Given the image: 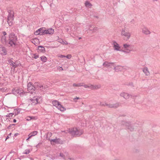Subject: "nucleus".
<instances>
[{"label":"nucleus","instance_id":"obj_1","mask_svg":"<svg viewBox=\"0 0 160 160\" xmlns=\"http://www.w3.org/2000/svg\"><path fill=\"white\" fill-rule=\"evenodd\" d=\"M8 44L9 46L13 47V45H15L16 42L18 40L17 36L15 35L13 32L10 33L8 36Z\"/></svg>","mask_w":160,"mask_h":160},{"label":"nucleus","instance_id":"obj_2","mask_svg":"<svg viewBox=\"0 0 160 160\" xmlns=\"http://www.w3.org/2000/svg\"><path fill=\"white\" fill-rule=\"evenodd\" d=\"M71 133L73 136H79L83 132L82 130H78L77 128H71L69 131Z\"/></svg>","mask_w":160,"mask_h":160},{"label":"nucleus","instance_id":"obj_3","mask_svg":"<svg viewBox=\"0 0 160 160\" xmlns=\"http://www.w3.org/2000/svg\"><path fill=\"white\" fill-rule=\"evenodd\" d=\"M8 15L7 19V21L10 26L12 25V21L14 19V11L12 10L8 11Z\"/></svg>","mask_w":160,"mask_h":160},{"label":"nucleus","instance_id":"obj_4","mask_svg":"<svg viewBox=\"0 0 160 160\" xmlns=\"http://www.w3.org/2000/svg\"><path fill=\"white\" fill-rule=\"evenodd\" d=\"M121 124L122 126L125 127L126 128L130 130V131H134V128L132 126L130 123V122H127L124 121H122L121 122Z\"/></svg>","mask_w":160,"mask_h":160},{"label":"nucleus","instance_id":"obj_5","mask_svg":"<svg viewBox=\"0 0 160 160\" xmlns=\"http://www.w3.org/2000/svg\"><path fill=\"white\" fill-rule=\"evenodd\" d=\"M53 105L55 106L61 111L63 112L66 110V108L61 105L60 103L56 100H54L52 102Z\"/></svg>","mask_w":160,"mask_h":160},{"label":"nucleus","instance_id":"obj_6","mask_svg":"<svg viewBox=\"0 0 160 160\" xmlns=\"http://www.w3.org/2000/svg\"><path fill=\"white\" fill-rule=\"evenodd\" d=\"M121 35L122 36H124L125 37L124 39L126 40H128L130 38L131 34L130 33L127 32L125 31V28L122 29Z\"/></svg>","mask_w":160,"mask_h":160},{"label":"nucleus","instance_id":"obj_7","mask_svg":"<svg viewBox=\"0 0 160 160\" xmlns=\"http://www.w3.org/2000/svg\"><path fill=\"white\" fill-rule=\"evenodd\" d=\"M24 92L22 89L20 88H15L12 90V93L16 95L17 94H23Z\"/></svg>","mask_w":160,"mask_h":160},{"label":"nucleus","instance_id":"obj_8","mask_svg":"<svg viewBox=\"0 0 160 160\" xmlns=\"http://www.w3.org/2000/svg\"><path fill=\"white\" fill-rule=\"evenodd\" d=\"M103 65L105 67L110 68H112V67L114 68V62H108L106 61L103 64Z\"/></svg>","mask_w":160,"mask_h":160},{"label":"nucleus","instance_id":"obj_9","mask_svg":"<svg viewBox=\"0 0 160 160\" xmlns=\"http://www.w3.org/2000/svg\"><path fill=\"white\" fill-rule=\"evenodd\" d=\"M7 51L6 48L0 45V54L2 55H6L7 54Z\"/></svg>","mask_w":160,"mask_h":160},{"label":"nucleus","instance_id":"obj_10","mask_svg":"<svg viewBox=\"0 0 160 160\" xmlns=\"http://www.w3.org/2000/svg\"><path fill=\"white\" fill-rule=\"evenodd\" d=\"M105 104H106V106H107L108 108H118L121 105V104H120L119 102L112 104H108L107 103Z\"/></svg>","mask_w":160,"mask_h":160},{"label":"nucleus","instance_id":"obj_11","mask_svg":"<svg viewBox=\"0 0 160 160\" xmlns=\"http://www.w3.org/2000/svg\"><path fill=\"white\" fill-rule=\"evenodd\" d=\"M38 97L35 96L30 99L29 100L32 102V104L33 105H36L38 103Z\"/></svg>","mask_w":160,"mask_h":160},{"label":"nucleus","instance_id":"obj_12","mask_svg":"<svg viewBox=\"0 0 160 160\" xmlns=\"http://www.w3.org/2000/svg\"><path fill=\"white\" fill-rule=\"evenodd\" d=\"M28 91L30 92L31 91H34L36 89L35 85L33 86L31 82H29L28 84Z\"/></svg>","mask_w":160,"mask_h":160},{"label":"nucleus","instance_id":"obj_13","mask_svg":"<svg viewBox=\"0 0 160 160\" xmlns=\"http://www.w3.org/2000/svg\"><path fill=\"white\" fill-rule=\"evenodd\" d=\"M113 48L114 50L117 51H121V50L120 49V47L119 45L115 41H113Z\"/></svg>","mask_w":160,"mask_h":160},{"label":"nucleus","instance_id":"obj_14","mask_svg":"<svg viewBox=\"0 0 160 160\" xmlns=\"http://www.w3.org/2000/svg\"><path fill=\"white\" fill-rule=\"evenodd\" d=\"M120 96L121 97H123L125 99H128L129 98L130 96H132L130 94L124 92L121 93L120 94Z\"/></svg>","mask_w":160,"mask_h":160},{"label":"nucleus","instance_id":"obj_15","mask_svg":"<svg viewBox=\"0 0 160 160\" xmlns=\"http://www.w3.org/2000/svg\"><path fill=\"white\" fill-rule=\"evenodd\" d=\"M1 41L4 44L8 45H9L8 42L7 40L6 37L5 36H2L1 38Z\"/></svg>","mask_w":160,"mask_h":160},{"label":"nucleus","instance_id":"obj_16","mask_svg":"<svg viewBox=\"0 0 160 160\" xmlns=\"http://www.w3.org/2000/svg\"><path fill=\"white\" fill-rule=\"evenodd\" d=\"M113 69L115 70V71L118 72L119 71H121L123 70V67L121 66H114Z\"/></svg>","mask_w":160,"mask_h":160},{"label":"nucleus","instance_id":"obj_17","mask_svg":"<svg viewBox=\"0 0 160 160\" xmlns=\"http://www.w3.org/2000/svg\"><path fill=\"white\" fill-rule=\"evenodd\" d=\"M49 141L51 142V144H52V142H54L55 143H60L62 142L59 138H57L55 139H49Z\"/></svg>","mask_w":160,"mask_h":160},{"label":"nucleus","instance_id":"obj_18","mask_svg":"<svg viewBox=\"0 0 160 160\" xmlns=\"http://www.w3.org/2000/svg\"><path fill=\"white\" fill-rule=\"evenodd\" d=\"M38 52L42 53H45L46 52V50L44 47L42 46H39L38 47Z\"/></svg>","mask_w":160,"mask_h":160},{"label":"nucleus","instance_id":"obj_19","mask_svg":"<svg viewBox=\"0 0 160 160\" xmlns=\"http://www.w3.org/2000/svg\"><path fill=\"white\" fill-rule=\"evenodd\" d=\"M39 29H41V30H40V35H45L46 34V33H47L46 29L44 28H40Z\"/></svg>","mask_w":160,"mask_h":160},{"label":"nucleus","instance_id":"obj_20","mask_svg":"<svg viewBox=\"0 0 160 160\" xmlns=\"http://www.w3.org/2000/svg\"><path fill=\"white\" fill-rule=\"evenodd\" d=\"M85 88H89L91 89H94L96 88V86H93L92 85L89 84V85H87L86 84L84 85V83L83 84V86Z\"/></svg>","mask_w":160,"mask_h":160},{"label":"nucleus","instance_id":"obj_21","mask_svg":"<svg viewBox=\"0 0 160 160\" xmlns=\"http://www.w3.org/2000/svg\"><path fill=\"white\" fill-rule=\"evenodd\" d=\"M13 58H8V62L11 66H12V67H13L14 64H15V62H14L13 61Z\"/></svg>","mask_w":160,"mask_h":160},{"label":"nucleus","instance_id":"obj_22","mask_svg":"<svg viewBox=\"0 0 160 160\" xmlns=\"http://www.w3.org/2000/svg\"><path fill=\"white\" fill-rule=\"evenodd\" d=\"M142 32L143 33L146 35L150 34L151 33L150 31L146 28H144L142 29Z\"/></svg>","mask_w":160,"mask_h":160},{"label":"nucleus","instance_id":"obj_23","mask_svg":"<svg viewBox=\"0 0 160 160\" xmlns=\"http://www.w3.org/2000/svg\"><path fill=\"white\" fill-rule=\"evenodd\" d=\"M143 72L145 73L147 76H148L150 74V73L148 71V68L146 67H144L142 69Z\"/></svg>","mask_w":160,"mask_h":160},{"label":"nucleus","instance_id":"obj_24","mask_svg":"<svg viewBox=\"0 0 160 160\" xmlns=\"http://www.w3.org/2000/svg\"><path fill=\"white\" fill-rule=\"evenodd\" d=\"M46 30L47 32L46 34H52L54 32V30L52 28H49Z\"/></svg>","mask_w":160,"mask_h":160},{"label":"nucleus","instance_id":"obj_25","mask_svg":"<svg viewBox=\"0 0 160 160\" xmlns=\"http://www.w3.org/2000/svg\"><path fill=\"white\" fill-rule=\"evenodd\" d=\"M21 109H14L13 112L12 113L13 115H15V116H16L18 115L19 113H20V110Z\"/></svg>","mask_w":160,"mask_h":160},{"label":"nucleus","instance_id":"obj_26","mask_svg":"<svg viewBox=\"0 0 160 160\" xmlns=\"http://www.w3.org/2000/svg\"><path fill=\"white\" fill-rule=\"evenodd\" d=\"M34 85L35 87H36L37 88L43 87V85L42 84L38 82H35Z\"/></svg>","mask_w":160,"mask_h":160},{"label":"nucleus","instance_id":"obj_27","mask_svg":"<svg viewBox=\"0 0 160 160\" xmlns=\"http://www.w3.org/2000/svg\"><path fill=\"white\" fill-rule=\"evenodd\" d=\"M83 83H79L78 84L74 83L73 84V87H81L83 86Z\"/></svg>","mask_w":160,"mask_h":160},{"label":"nucleus","instance_id":"obj_28","mask_svg":"<svg viewBox=\"0 0 160 160\" xmlns=\"http://www.w3.org/2000/svg\"><path fill=\"white\" fill-rule=\"evenodd\" d=\"M41 60L43 62H46L47 61V58L44 56H43L40 57Z\"/></svg>","mask_w":160,"mask_h":160},{"label":"nucleus","instance_id":"obj_29","mask_svg":"<svg viewBox=\"0 0 160 160\" xmlns=\"http://www.w3.org/2000/svg\"><path fill=\"white\" fill-rule=\"evenodd\" d=\"M52 134L51 132H48L47 134V139L49 141V139H50V138L52 136Z\"/></svg>","mask_w":160,"mask_h":160},{"label":"nucleus","instance_id":"obj_30","mask_svg":"<svg viewBox=\"0 0 160 160\" xmlns=\"http://www.w3.org/2000/svg\"><path fill=\"white\" fill-rule=\"evenodd\" d=\"M85 4V6L87 7H88L92 6V4L88 1H86Z\"/></svg>","mask_w":160,"mask_h":160},{"label":"nucleus","instance_id":"obj_31","mask_svg":"<svg viewBox=\"0 0 160 160\" xmlns=\"http://www.w3.org/2000/svg\"><path fill=\"white\" fill-rule=\"evenodd\" d=\"M58 41L63 44H68L67 42V43H66L65 42L61 39H58Z\"/></svg>","mask_w":160,"mask_h":160},{"label":"nucleus","instance_id":"obj_32","mask_svg":"<svg viewBox=\"0 0 160 160\" xmlns=\"http://www.w3.org/2000/svg\"><path fill=\"white\" fill-rule=\"evenodd\" d=\"M40 30L41 29H38L34 33V34L36 35H40Z\"/></svg>","mask_w":160,"mask_h":160},{"label":"nucleus","instance_id":"obj_33","mask_svg":"<svg viewBox=\"0 0 160 160\" xmlns=\"http://www.w3.org/2000/svg\"><path fill=\"white\" fill-rule=\"evenodd\" d=\"M125 50H122V51L124 52H126V53H128L130 52L131 51V50L128 49H125Z\"/></svg>","mask_w":160,"mask_h":160},{"label":"nucleus","instance_id":"obj_34","mask_svg":"<svg viewBox=\"0 0 160 160\" xmlns=\"http://www.w3.org/2000/svg\"><path fill=\"white\" fill-rule=\"evenodd\" d=\"M130 46V45H129L127 44H123V47L125 49H128L127 48H129Z\"/></svg>","mask_w":160,"mask_h":160},{"label":"nucleus","instance_id":"obj_35","mask_svg":"<svg viewBox=\"0 0 160 160\" xmlns=\"http://www.w3.org/2000/svg\"><path fill=\"white\" fill-rule=\"evenodd\" d=\"M30 150L29 149H27L25 150L24 152L23 153L24 154H27L30 152Z\"/></svg>","mask_w":160,"mask_h":160},{"label":"nucleus","instance_id":"obj_36","mask_svg":"<svg viewBox=\"0 0 160 160\" xmlns=\"http://www.w3.org/2000/svg\"><path fill=\"white\" fill-rule=\"evenodd\" d=\"M31 135H33V136L36 135L38 133V132L37 131H34L30 133Z\"/></svg>","mask_w":160,"mask_h":160},{"label":"nucleus","instance_id":"obj_37","mask_svg":"<svg viewBox=\"0 0 160 160\" xmlns=\"http://www.w3.org/2000/svg\"><path fill=\"white\" fill-rule=\"evenodd\" d=\"M13 115V114L12 113H10L8 114L6 116L7 117H12Z\"/></svg>","mask_w":160,"mask_h":160},{"label":"nucleus","instance_id":"obj_38","mask_svg":"<svg viewBox=\"0 0 160 160\" xmlns=\"http://www.w3.org/2000/svg\"><path fill=\"white\" fill-rule=\"evenodd\" d=\"M33 56H32L33 58L36 59L39 57V55H37L36 54H33Z\"/></svg>","mask_w":160,"mask_h":160},{"label":"nucleus","instance_id":"obj_39","mask_svg":"<svg viewBox=\"0 0 160 160\" xmlns=\"http://www.w3.org/2000/svg\"><path fill=\"white\" fill-rule=\"evenodd\" d=\"M98 28L97 27H95L92 30L90 29V30L91 31H93V32H96V31H97L98 30Z\"/></svg>","mask_w":160,"mask_h":160},{"label":"nucleus","instance_id":"obj_40","mask_svg":"<svg viewBox=\"0 0 160 160\" xmlns=\"http://www.w3.org/2000/svg\"><path fill=\"white\" fill-rule=\"evenodd\" d=\"M105 103H107L105 102H101L100 103L99 105L101 106H106V104Z\"/></svg>","mask_w":160,"mask_h":160},{"label":"nucleus","instance_id":"obj_41","mask_svg":"<svg viewBox=\"0 0 160 160\" xmlns=\"http://www.w3.org/2000/svg\"><path fill=\"white\" fill-rule=\"evenodd\" d=\"M60 156L62 157L64 159H65V156L63 153H60Z\"/></svg>","mask_w":160,"mask_h":160},{"label":"nucleus","instance_id":"obj_42","mask_svg":"<svg viewBox=\"0 0 160 160\" xmlns=\"http://www.w3.org/2000/svg\"><path fill=\"white\" fill-rule=\"evenodd\" d=\"M32 118V117H28L26 118V120L29 121Z\"/></svg>","mask_w":160,"mask_h":160},{"label":"nucleus","instance_id":"obj_43","mask_svg":"<svg viewBox=\"0 0 160 160\" xmlns=\"http://www.w3.org/2000/svg\"><path fill=\"white\" fill-rule=\"evenodd\" d=\"M15 124H11L9 125L8 127V129L10 128L12 126H15Z\"/></svg>","mask_w":160,"mask_h":160},{"label":"nucleus","instance_id":"obj_44","mask_svg":"<svg viewBox=\"0 0 160 160\" xmlns=\"http://www.w3.org/2000/svg\"><path fill=\"white\" fill-rule=\"evenodd\" d=\"M58 57H60V58H65L66 56L62 55H58Z\"/></svg>","mask_w":160,"mask_h":160},{"label":"nucleus","instance_id":"obj_45","mask_svg":"<svg viewBox=\"0 0 160 160\" xmlns=\"http://www.w3.org/2000/svg\"><path fill=\"white\" fill-rule=\"evenodd\" d=\"M19 66L18 64H17L15 63V64H14L13 66V67L14 68L17 67L18 66Z\"/></svg>","mask_w":160,"mask_h":160},{"label":"nucleus","instance_id":"obj_46","mask_svg":"<svg viewBox=\"0 0 160 160\" xmlns=\"http://www.w3.org/2000/svg\"><path fill=\"white\" fill-rule=\"evenodd\" d=\"M71 55H68L66 56V57L65 58H68V59H70L71 58Z\"/></svg>","mask_w":160,"mask_h":160},{"label":"nucleus","instance_id":"obj_47","mask_svg":"<svg viewBox=\"0 0 160 160\" xmlns=\"http://www.w3.org/2000/svg\"><path fill=\"white\" fill-rule=\"evenodd\" d=\"M28 138H30L32 137L33 136V135H31V133H30L28 135Z\"/></svg>","mask_w":160,"mask_h":160},{"label":"nucleus","instance_id":"obj_48","mask_svg":"<svg viewBox=\"0 0 160 160\" xmlns=\"http://www.w3.org/2000/svg\"><path fill=\"white\" fill-rule=\"evenodd\" d=\"M2 33H3V36H5V35L7 34V33L5 31L3 32H2Z\"/></svg>","mask_w":160,"mask_h":160},{"label":"nucleus","instance_id":"obj_49","mask_svg":"<svg viewBox=\"0 0 160 160\" xmlns=\"http://www.w3.org/2000/svg\"><path fill=\"white\" fill-rule=\"evenodd\" d=\"M129 85H130V86H132V87H134V86L133 85V84L132 82H131V83H130L129 84H128Z\"/></svg>","mask_w":160,"mask_h":160},{"label":"nucleus","instance_id":"obj_50","mask_svg":"<svg viewBox=\"0 0 160 160\" xmlns=\"http://www.w3.org/2000/svg\"><path fill=\"white\" fill-rule=\"evenodd\" d=\"M41 144V143H39L38 145H37L36 146V148H37Z\"/></svg>","mask_w":160,"mask_h":160},{"label":"nucleus","instance_id":"obj_51","mask_svg":"<svg viewBox=\"0 0 160 160\" xmlns=\"http://www.w3.org/2000/svg\"><path fill=\"white\" fill-rule=\"evenodd\" d=\"M79 99V98L78 97H76L74 99L75 100V99Z\"/></svg>","mask_w":160,"mask_h":160},{"label":"nucleus","instance_id":"obj_52","mask_svg":"<svg viewBox=\"0 0 160 160\" xmlns=\"http://www.w3.org/2000/svg\"><path fill=\"white\" fill-rule=\"evenodd\" d=\"M19 135V134L18 133H15V134H14V136L16 137L17 136H18V135Z\"/></svg>","mask_w":160,"mask_h":160},{"label":"nucleus","instance_id":"obj_53","mask_svg":"<svg viewBox=\"0 0 160 160\" xmlns=\"http://www.w3.org/2000/svg\"><path fill=\"white\" fill-rule=\"evenodd\" d=\"M9 138V137L8 136H7L6 138L5 141H6L7 139H8Z\"/></svg>","mask_w":160,"mask_h":160},{"label":"nucleus","instance_id":"obj_54","mask_svg":"<svg viewBox=\"0 0 160 160\" xmlns=\"http://www.w3.org/2000/svg\"><path fill=\"white\" fill-rule=\"evenodd\" d=\"M16 121H16V119H13V122H15H15H16Z\"/></svg>","mask_w":160,"mask_h":160},{"label":"nucleus","instance_id":"obj_55","mask_svg":"<svg viewBox=\"0 0 160 160\" xmlns=\"http://www.w3.org/2000/svg\"><path fill=\"white\" fill-rule=\"evenodd\" d=\"M59 68L61 69L60 70H63V69L62 67H59Z\"/></svg>","mask_w":160,"mask_h":160},{"label":"nucleus","instance_id":"obj_56","mask_svg":"<svg viewBox=\"0 0 160 160\" xmlns=\"http://www.w3.org/2000/svg\"><path fill=\"white\" fill-rule=\"evenodd\" d=\"M94 17L96 18H98V16H94Z\"/></svg>","mask_w":160,"mask_h":160},{"label":"nucleus","instance_id":"obj_57","mask_svg":"<svg viewBox=\"0 0 160 160\" xmlns=\"http://www.w3.org/2000/svg\"><path fill=\"white\" fill-rule=\"evenodd\" d=\"M126 115H121L120 116H123V117H124Z\"/></svg>","mask_w":160,"mask_h":160},{"label":"nucleus","instance_id":"obj_58","mask_svg":"<svg viewBox=\"0 0 160 160\" xmlns=\"http://www.w3.org/2000/svg\"><path fill=\"white\" fill-rule=\"evenodd\" d=\"M69 160H73V159H72V158H69Z\"/></svg>","mask_w":160,"mask_h":160},{"label":"nucleus","instance_id":"obj_59","mask_svg":"<svg viewBox=\"0 0 160 160\" xmlns=\"http://www.w3.org/2000/svg\"><path fill=\"white\" fill-rule=\"evenodd\" d=\"M29 139H30V138H28L26 139V141H27L29 140Z\"/></svg>","mask_w":160,"mask_h":160},{"label":"nucleus","instance_id":"obj_60","mask_svg":"<svg viewBox=\"0 0 160 160\" xmlns=\"http://www.w3.org/2000/svg\"><path fill=\"white\" fill-rule=\"evenodd\" d=\"M35 40H36V41H37L38 40L37 39H35L34 40V42L35 41Z\"/></svg>","mask_w":160,"mask_h":160},{"label":"nucleus","instance_id":"obj_61","mask_svg":"<svg viewBox=\"0 0 160 160\" xmlns=\"http://www.w3.org/2000/svg\"><path fill=\"white\" fill-rule=\"evenodd\" d=\"M79 39H81V37H79V38H78Z\"/></svg>","mask_w":160,"mask_h":160},{"label":"nucleus","instance_id":"obj_62","mask_svg":"<svg viewBox=\"0 0 160 160\" xmlns=\"http://www.w3.org/2000/svg\"><path fill=\"white\" fill-rule=\"evenodd\" d=\"M96 88H98V87L97 86H96Z\"/></svg>","mask_w":160,"mask_h":160},{"label":"nucleus","instance_id":"obj_63","mask_svg":"<svg viewBox=\"0 0 160 160\" xmlns=\"http://www.w3.org/2000/svg\"><path fill=\"white\" fill-rule=\"evenodd\" d=\"M8 108H13V107H12V108L8 107Z\"/></svg>","mask_w":160,"mask_h":160},{"label":"nucleus","instance_id":"obj_64","mask_svg":"<svg viewBox=\"0 0 160 160\" xmlns=\"http://www.w3.org/2000/svg\"><path fill=\"white\" fill-rule=\"evenodd\" d=\"M7 112H9V110H8V111H7Z\"/></svg>","mask_w":160,"mask_h":160}]
</instances>
